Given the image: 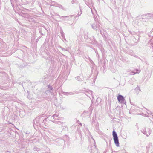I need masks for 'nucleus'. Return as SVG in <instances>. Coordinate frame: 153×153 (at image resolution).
Here are the masks:
<instances>
[{
    "label": "nucleus",
    "instance_id": "f257e3e1",
    "mask_svg": "<svg viewBox=\"0 0 153 153\" xmlns=\"http://www.w3.org/2000/svg\"><path fill=\"white\" fill-rule=\"evenodd\" d=\"M113 135L114 140L116 146L117 147L119 146V143L118 141V137L116 132L114 131L113 132Z\"/></svg>",
    "mask_w": 153,
    "mask_h": 153
},
{
    "label": "nucleus",
    "instance_id": "f03ea898",
    "mask_svg": "<svg viewBox=\"0 0 153 153\" xmlns=\"http://www.w3.org/2000/svg\"><path fill=\"white\" fill-rule=\"evenodd\" d=\"M119 102L120 103H123L124 100V99L122 96L119 95L117 98Z\"/></svg>",
    "mask_w": 153,
    "mask_h": 153
},
{
    "label": "nucleus",
    "instance_id": "7ed1b4c3",
    "mask_svg": "<svg viewBox=\"0 0 153 153\" xmlns=\"http://www.w3.org/2000/svg\"><path fill=\"white\" fill-rule=\"evenodd\" d=\"M48 88L50 90H51L52 89V88L50 85L48 86Z\"/></svg>",
    "mask_w": 153,
    "mask_h": 153
},
{
    "label": "nucleus",
    "instance_id": "20e7f679",
    "mask_svg": "<svg viewBox=\"0 0 153 153\" xmlns=\"http://www.w3.org/2000/svg\"><path fill=\"white\" fill-rule=\"evenodd\" d=\"M136 70L137 71V72L136 73H135L134 74H136V73H139L140 72V71H139V70Z\"/></svg>",
    "mask_w": 153,
    "mask_h": 153
}]
</instances>
